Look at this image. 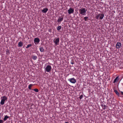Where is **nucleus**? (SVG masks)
I'll return each mask as SVG.
<instances>
[{"instance_id": "f257e3e1", "label": "nucleus", "mask_w": 123, "mask_h": 123, "mask_svg": "<svg viewBox=\"0 0 123 123\" xmlns=\"http://www.w3.org/2000/svg\"><path fill=\"white\" fill-rule=\"evenodd\" d=\"M86 10L85 8H82L79 10V12L80 14L82 15H86Z\"/></svg>"}, {"instance_id": "f03ea898", "label": "nucleus", "mask_w": 123, "mask_h": 123, "mask_svg": "<svg viewBox=\"0 0 123 123\" xmlns=\"http://www.w3.org/2000/svg\"><path fill=\"white\" fill-rule=\"evenodd\" d=\"M104 17V13H99L96 15V18L97 19L102 20Z\"/></svg>"}, {"instance_id": "7ed1b4c3", "label": "nucleus", "mask_w": 123, "mask_h": 123, "mask_svg": "<svg viewBox=\"0 0 123 123\" xmlns=\"http://www.w3.org/2000/svg\"><path fill=\"white\" fill-rule=\"evenodd\" d=\"M2 98H3L1 99L0 103L1 104L3 105L4 104L5 101L7 100V98L5 96L2 97Z\"/></svg>"}, {"instance_id": "20e7f679", "label": "nucleus", "mask_w": 123, "mask_h": 123, "mask_svg": "<svg viewBox=\"0 0 123 123\" xmlns=\"http://www.w3.org/2000/svg\"><path fill=\"white\" fill-rule=\"evenodd\" d=\"M53 41L55 44L57 45L59 44V38H55L54 39Z\"/></svg>"}, {"instance_id": "39448f33", "label": "nucleus", "mask_w": 123, "mask_h": 123, "mask_svg": "<svg viewBox=\"0 0 123 123\" xmlns=\"http://www.w3.org/2000/svg\"><path fill=\"white\" fill-rule=\"evenodd\" d=\"M68 80L73 84H74L76 82V80L74 78L69 79H68Z\"/></svg>"}, {"instance_id": "423d86ee", "label": "nucleus", "mask_w": 123, "mask_h": 123, "mask_svg": "<svg viewBox=\"0 0 123 123\" xmlns=\"http://www.w3.org/2000/svg\"><path fill=\"white\" fill-rule=\"evenodd\" d=\"M51 66L50 65H48L45 68V70L47 72H49L51 70Z\"/></svg>"}, {"instance_id": "0eeeda50", "label": "nucleus", "mask_w": 123, "mask_h": 123, "mask_svg": "<svg viewBox=\"0 0 123 123\" xmlns=\"http://www.w3.org/2000/svg\"><path fill=\"white\" fill-rule=\"evenodd\" d=\"M68 14H70L71 13H73L74 12V9L73 8L70 7L68 10Z\"/></svg>"}, {"instance_id": "6e6552de", "label": "nucleus", "mask_w": 123, "mask_h": 123, "mask_svg": "<svg viewBox=\"0 0 123 123\" xmlns=\"http://www.w3.org/2000/svg\"><path fill=\"white\" fill-rule=\"evenodd\" d=\"M121 46V43L120 42H117L116 45V47L117 49H118L120 48Z\"/></svg>"}, {"instance_id": "1a4fd4ad", "label": "nucleus", "mask_w": 123, "mask_h": 123, "mask_svg": "<svg viewBox=\"0 0 123 123\" xmlns=\"http://www.w3.org/2000/svg\"><path fill=\"white\" fill-rule=\"evenodd\" d=\"M64 17H59L58 20H57V22L58 23H60L61 21H62L63 20Z\"/></svg>"}, {"instance_id": "9d476101", "label": "nucleus", "mask_w": 123, "mask_h": 123, "mask_svg": "<svg viewBox=\"0 0 123 123\" xmlns=\"http://www.w3.org/2000/svg\"><path fill=\"white\" fill-rule=\"evenodd\" d=\"M40 41V39L37 38H35L34 40V43L35 44H36V43H38Z\"/></svg>"}, {"instance_id": "9b49d317", "label": "nucleus", "mask_w": 123, "mask_h": 123, "mask_svg": "<svg viewBox=\"0 0 123 123\" xmlns=\"http://www.w3.org/2000/svg\"><path fill=\"white\" fill-rule=\"evenodd\" d=\"M48 10V9L47 8H45L42 10V12L43 13H46Z\"/></svg>"}, {"instance_id": "f8f14e48", "label": "nucleus", "mask_w": 123, "mask_h": 123, "mask_svg": "<svg viewBox=\"0 0 123 123\" xmlns=\"http://www.w3.org/2000/svg\"><path fill=\"white\" fill-rule=\"evenodd\" d=\"M101 105L103 109H105L106 108V106L104 103H102L101 104Z\"/></svg>"}, {"instance_id": "ddd939ff", "label": "nucleus", "mask_w": 123, "mask_h": 123, "mask_svg": "<svg viewBox=\"0 0 123 123\" xmlns=\"http://www.w3.org/2000/svg\"><path fill=\"white\" fill-rule=\"evenodd\" d=\"M23 45V43L21 42H19L18 43V46L19 47H21Z\"/></svg>"}, {"instance_id": "4468645a", "label": "nucleus", "mask_w": 123, "mask_h": 123, "mask_svg": "<svg viewBox=\"0 0 123 123\" xmlns=\"http://www.w3.org/2000/svg\"><path fill=\"white\" fill-rule=\"evenodd\" d=\"M119 79V77L117 76V77L115 79L114 81H113V83H115Z\"/></svg>"}, {"instance_id": "2eb2a0df", "label": "nucleus", "mask_w": 123, "mask_h": 123, "mask_svg": "<svg viewBox=\"0 0 123 123\" xmlns=\"http://www.w3.org/2000/svg\"><path fill=\"white\" fill-rule=\"evenodd\" d=\"M9 118V117L7 116V115H6L4 117V121H6L7 119Z\"/></svg>"}, {"instance_id": "dca6fc26", "label": "nucleus", "mask_w": 123, "mask_h": 123, "mask_svg": "<svg viewBox=\"0 0 123 123\" xmlns=\"http://www.w3.org/2000/svg\"><path fill=\"white\" fill-rule=\"evenodd\" d=\"M114 92L116 94H117L118 96H119L120 94L116 90L114 89Z\"/></svg>"}, {"instance_id": "f3484780", "label": "nucleus", "mask_w": 123, "mask_h": 123, "mask_svg": "<svg viewBox=\"0 0 123 123\" xmlns=\"http://www.w3.org/2000/svg\"><path fill=\"white\" fill-rule=\"evenodd\" d=\"M84 19L85 21H88L89 20V18L87 17H84Z\"/></svg>"}, {"instance_id": "a211bd4d", "label": "nucleus", "mask_w": 123, "mask_h": 123, "mask_svg": "<svg viewBox=\"0 0 123 123\" xmlns=\"http://www.w3.org/2000/svg\"><path fill=\"white\" fill-rule=\"evenodd\" d=\"M62 28L61 26H58L57 28V30L58 31H59L60 30L62 29Z\"/></svg>"}, {"instance_id": "6ab92c4d", "label": "nucleus", "mask_w": 123, "mask_h": 123, "mask_svg": "<svg viewBox=\"0 0 123 123\" xmlns=\"http://www.w3.org/2000/svg\"><path fill=\"white\" fill-rule=\"evenodd\" d=\"M32 58L33 60H36L37 59V57L36 56H32Z\"/></svg>"}, {"instance_id": "aec40b11", "label": "nucleus", "mask_w": 123, "mask_h": 123, "mask_svg": "<svg viewBox=\"0 0 123 123\" xmlns=\"http://www.w3.org/2000/svg\"><path fill=\"white\" fill-rule=\"evenodd\" d=\"M6 54H7V55H9L10 54V51L8 49L6 50Z\"/></svg>"}, {"instance_id": "412c9836", "label": "nucleus", "mask_w": 123, "mask_h": 123, "mask_svg": "<svg viewBox=\"0 0 123 123\" xmlns=\"http://www.w3.org/2000/svg\"><path fill=\"white\" fill-rule=\"evenodd\" d=\"M39 49L40 51L41 52H43L44 51V49L43 47H40L39 48Z\"/></svg>"}, {"instance_id": "4be33fe9", "label": "nucleus", "mask_w": 123, "mask_h": 123, "mask_svg": "<svg viewBox=\"0 0 123 123\" xmlns=\"http://www.w3.org/2000/svg\"><path fill=\"white\" fill-rule=\"evenodd\" d=\"M32 46L31 44H30L27 45V46L26 47V48L27 49L29 47H31Z\"/></svg>"}, {"instance_id": "5701e85b", "label": "nucleus", "mask_w": 123, "mask_h": 123, "mask_svg": "<svg viewBox=\"0 0 123 123\" xmlns=\"http://www.w3.org/2000/svg\"><path fill=\"white\" fill-rule=\"evenodd\" d=\"M33 85V84H30L28 86V88L30 90L31 89V87Z\"/></svg>"}, {"instance_id": "b1692460", "label": "nucleus", "mask_w": 123, "mask_h": 123, "mask_svg": "<svg viewBox=\"0 0 123 123\" xmlns=\"http://www.w3.org/2000/svg\"><path fill=\"white\" fill-rule=\"evenodd\" d=\"M33 90L36 92H38L39 91L38 89L37 88L34 89Z\"/></svg>"}, {"instance_id": "393cba45", "label": "nucleus", "mask_w": 123, "mask_h": 123, "mask_svg": "<svg viewBox=\"0 0 123 123\" xmlns=\"http://www.w3.org/2000/svg\"><path fill=\"white\" fill-rule=\"evenodd\" d=\"M83 95L82 94V95H81L80 97H79V98H80V99H82V98H83Z\"/></svg>"}, {"instance_id": "a878e982", "label": "nucleus", "mask_w": 123, "mask_h": 123, "mask_svg": "<svg viewBox=\"0 0 123 123\" xmlns=\"http://www.w3.org/2000/svg\"><path fill=\"white\" fill-rule=\"evenodd\" d=\"M3 121L2 120H0V123H3Z\"/></svg>"}, {"instance_id": "bb28decb", "label": "nucleus", "mask_w": 123, "mask_h": 123, "mask_svg": "<svg viewBox=\"0 0 123 123\" xmlns=\"http://www.w3.org/2000/svg\"><path fill=\"white\" fill-rule=\"evenodd\" d=\"M121 94L122 95H123V92H121Z\"/></svg>"}, {"instance_id": "cd10ccee", "label": "nucleus", "mask_w": 123, "mask_h": 123, "mask_svg": "<svg viewBox=\"0 0 123 123\" xmlns=\"http://www.w3.org/2000/svg\"><path fill=\"white\" fill-rule=\"evenodd\" d=\"M65 123H69L68 122H66Z\"/></svg>"}, {"instance_id": "c85d7f7f", "label": "nucleus", "mask_w": 123, "mask_h": 123, "mask_svg": "<svg viewBox=\"0 0 123 123\" xmlns=\"http://www.w3.org/2000/svg\"><path fill=\"white\" fill-rule=\"evenodd\" d=\"M101 0V1H102V0Z\"/></svg>"}]
</instances>
